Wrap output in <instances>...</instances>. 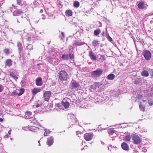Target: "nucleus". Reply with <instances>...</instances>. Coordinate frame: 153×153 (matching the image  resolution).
<instances>
[{
	"label": "nucleus",
	"instance_id": "obj_1",
	"mask_svg": "<svg viewBox=\"0 0 153 153\" xmlns=\"http://www.w3.org/2000/svg\"><path fill=\"white\" fill-rule=\"evenodd\" d=\"M59 77L61 81H66L68 79V74L65 71H61L59 73Z\"/></svg>",
	"mask_w": 153,
	"mask_h": 153
},
{
	"label": "nucleus",
	"instance_id": "obj_2",
	"mask_svg": "<svg viewBox=\"0 0 153 153\" xmlns=\"http://www.w3.org/2000/svg\"><path fill=\"white\" fill-rule=\"evenodd\" d=\"M132 139L133 143L135 144H139L142 142L141 139L136 134H132Z\"/></svg>",
	"mask_w": 153,
	"mask_h": 153
},
{
	"label": "nucleus",
	"instance_id": "obj_3",
	"mask_svg": "<svg viewBox=\"0 0 153 153\" xmlns=\"http://www.w3.org/2000/svg\"><path fill=\"white\" fill-rule=\"evenodd\" d=\"M102 71V70L101 69L98 68L96 70L92 72L91 75L92 76L97 77L101 75Z\"/></svg>",
	"mask_w": 153,
	"mask_h": 153
},
{
	"label": "nucleus",
	"instance_id": "obj_4",
	"mask_svg": "<svg viewBox=\"0 0 153 153\" xmlns=\"http://www.w3.org/2000/svg\"><path fill=\"white\" fill-rule=\"evenodd\" d=\"M43 93V98L44 100L48 101L51 97V92L49 91H44Z\"/></svg>",
	"mask_w": 153,
	"mask_h": 153
},
{
	"label": "nucleus",
	"instance_id": "obj_5",
	"mask_svg": "<svg viewBox=\"0 0 153 153\" xmlns=\"http://www.w3.org/2000/svg\"><path fill=\"white\" fill-rule=\"evenodd\" d=\"M143 55L144 56L145 58L147 60L150 59L152 54L151 53L147 50L145 51L143 53Z\"/></svg>",
	"mask_w": 153,
	"mask_h": 153
},
{
	"label": "nucleus",
	"instance_id": "obj_6",
	"mask_svg": "<svg viewBox=\"0 0 153 153\" xmlns=\"http://www.w3.org/2000/svg\"><path fill=\"white\" fill-rule=\"evenodd\" d=\"M42 88H34L31 90V92L33 95H35L37 93L42 90Z\"/></svg>",
	"mask_w": 153,
	"mask_h": 153
},
{
	"label": "nucleus",
	"instance_id": "obj_7",
	"mask_svg": "<svg viewBox=\"0 0 153 153\" xmlns=\"http://www.w3.org/2000/svg\"><path fill=\"white\" fill-rule=\"evenodd\" d=\"M93 136V134H86L84 135V138L86 140L89 141L92 139Z\"/></svg>",
	"mask_w": 153,
	"mask_h": 153
},
{
	"label": "nucleus",
	"instance_id": "obj_8",
	"mask_svg": "<svg viewBox=\"0 0 153 153\" xmlns=\"http://www.w3.org/2000/svg\"><path fill=\"white\" fill-rule=\"evenodd\" d=\"M67 98H64L62 102V105L65 108H68L70 105V103L67 101Z\"/></svg>",
	"mask_w": 153,
	"mask_h": 153
},
{
	"label": "nucleus",
	"instance_id": "obj_9",
	"mask_svg": "<svg viewBox=\"0 0 153 153\" xmlns=\"http://www.w3.org/2000/svg\"><path fill=\"white\" fill-rule=\"evenodd\" d=\"M89 56L91 59L92 60H96L97 59V56L94 54L93 52L91 51L89 53Z\"/></svg>",
	"mask_w": 153,
	"mask_h": 153
},
{
	"label": "nucleus",
	"instance_id": "obj_10",
	"mask_svg": "<svg viewBox=\"0 0 153 153\" xmlns=\"http://www.w3.org/2000/svg\"><path fill=\"white\" fill-rule=\"evenodd\" d=\"M42 79L41 78L39 77L36 79V84L37 86H40L42 85Z\"/></svg>",
	"mask_w": 153,
	"mask_h": 153
},
{
	"label": "nucleus",
	"instance_id": "obj_11",
	"mask_svg": "<svg viewBox=\"0 0 153 153\" xmlns=\"http://www.w3.org/2000/svg\"><path fill=\"white\" fill-rule=\"evenodd\" d=\"M53 138L52 137H50L47 139V143L49 146H51L53 143Z\"/></svg>",
	"mask_w": 153,
	"mask_h": 153
},
{
	"label": "nucleus",
	"instance_id": "obj_12",
	"mask_svg": "<svg viewBox=\"0 0 153 153\" xmlns=\"http://www.w3.org/2000/svg\"><path fill=\"white\" fill-rule=\"evenodd\" d=\"M23 13V12L20 10H17L14 11L13 13V15L15 16H18Z\"/></svg>",
	"mask_w": 153,
	"mask_h": 153
},
{
	"label": "nucleus",
	"instance_id": "obj_13",
	"mask_svg": "<svg viewBox=\"0 0 153 153\" xmlns=\"http://www.w3.org/2000/svg\"><path fill=\"white\" fill-rule=\"evenodd\" d=\"M144 4V2L143 1L140 2L137 5L138 8L140 9H144L145 8Z\"/></svg>",
	"mask_w": 153,
	"mask_h": 153
},
{
	"label": "nucleus",
	"instance_id": "obj_14",
	"mask_svg": "<svg viewBox=\"0 0 153 153\" xmlns=\"http://www.w3.org/2000/svg\"><path fill=\"white\" fill-rule=\"evenodd\" d=\"M80 86L79 83L76 82H72L71 83V87L72 89L76 88Z\"/></svg>",
	"mask_w": 153,
	"mask_h": 153
},
{
	"label": "nucleus",
	"instance_id": "obj_15",
	"mask_svg": "<svg viewBox=\"0 0 153 153\" xmlns=\"http://www.w3.org/2000/svg\"><path fill=\"white\" fill-rule=\"evenodd\" d=\"M32 113L31 112L27 111L25 113V118L29 119Z\"/></svg>",
	"mask_w": 153,
	"mask_h": 153
},
{
	"label": "nucleus",
	"instance_id": "obj_16",
	"mask_svg": "<svg viewBox=\"0 0 153 153\" xmlns=\"http://www.w3.org/2000/svg\"><path fill=\"white\" fill-rule=\"evenodd\" d=\"M115 75L112 74H109L107 76V79L110 80H113L115 78Z\"/></svg>",
	"mask_w": 153,
	"mask_h": 153
},
{
	"label": "nucleus",
	"instance_id": "obj_17",
	"mask_svg": "<svg viewBox=\"0 0 153 153\" xmlns=\"http://www.w3.org/2000/svg\"><path fill=\"white\" fill-rule=\"evenodd\" d=\"M141 75L144 77H147L149 76L148 72L146 70H144L142 71L141 73Z\"/></svg>",
	"mask_w": 153,
	"mask_h": 153
},
{
	"label": "nucleus",
	"instance_id": "obj_18",
	"mask_svg": "<svg viewBox=\"0 0 153 153\" xmlns=\"http://www.w3.org/2000/svg\"><path fill=\"white\" fill-rule=\"evenodd\" d=\"M66 15L68 16H71L72 15L73 12L71 10H67L66 11Z\"/></svg>",
	"mask_w": 153,
	"mask_h": 153
},
{
	"label": "nucleus",
	"instance_id": "obj_19",
	"mask_svg": "<svg viewBox=\"0 0 153 153\" xmlns=\"http://www.w3.org/2000/svg\"><path fill=\"white\" fill-rule=\"evenodd\" d=\"M19 89H16V90L14 91L11 94V95L12 96L18 95Z\"/></svg>",
	"mask_w": 153,
	"mask_h": 153
},
{
	"label": "nucleus",
	"instance_id": "obj_20",
	"mask_svg": "<svg viewBox=\"0 0 153 153\" xmlns=\"http://www.w3.org/2000/svg\"><path fill=\"white\" fill-rule=\"evenodd\" d=\"M6 63L7 65L10 66L12 65V61L10 59H8L6 60Z\"/></svg>",
	"mask_w": 153,
	"mask_h": 153
},
{
	"label": "nucleus",
	"instance_id": "obj_21",
	"mask_svg": "<svg viewBox=\"0 0 153 153\" xmlns=\"http://www.w3.org/2000/svg\"><path fill=\"white\" fill-rule=\"evenodd\" d=\"M99 44V42L97 40H94L92 42L93 46L95 47L98 45Z\"/></svg>",
	"mask_w": 153,
	"mask_h": 153
},
{
	"label": "nucleus",
	"instance_id": "obj_22",
	"mask_svg": "<svg viewBox=\"0 0 153 153\" xmlns=\"http://www.w3.org/2000/svg\"><path fill=\"white\" fill-rule=\"evenodd\" d=\"M10 76L15 80H16L18 79V77L13 72H11L10 73Z\"/></svg>",
	"mask_w": 153,
	"mask_h": 153
},
{
	"label": "nucleus",
	"instance_id": "obj_23",
	"mask_svg": "<svg viewBox=\"0 0 153 153\" xmlns=\"http://www.w3.org/2000/svg\"><path fill=\"white\" fill-rule=\"evenodd\" d=\"M19 92L18 96H20L23 94L25 91V90L24 88H21L19 90Z\"/></svg>",
	"mask_w": 153,
	"mask_h": 153
},
{
	"label": "nucleus",
	"instance_id": "obj_24",
	"mask_svg": "<svg viewBox=\"0 0 153 153\" xmlns=\"http://www.w3.org/2000/svg\"><path fill=\"white\" fill-rule=\"evenodd\" d=\"M101 32V30L100 29H98L94 31V34L96 36H97Z\"/></svg>",
	"mask_w": 153,
	"mask_h": 153
},
{
	"label": "nucleus",
	"instance_id": "obj_25",
	"mask_svg": "<svg viewBox=\"0 0 153 153\" xmlns=\"http://www.w3.org/2000/svg\"><path fill=\"white\" fill-rule=\"evenodd\" d=\"M106 37L107 39H108V40L110 42H111L113 40L112 38L109 36L108 33V32L106 31Z\"/></svg>",
	"mask_w": 153,
	"mask_h": 153
},
{
	"label": "nucleus",
	"instance_id": "obj_26",
	"mask_svg": "<svg viewBox=\"0 0 153 153\" xmlns=\"http://www.w3.org/2000/svg\"><path fill=\"white\" fill-rule=\"evenodd\" d=\"M139 106L141 110H142L143 111H145V107L144 105L140 103Z\"/></svg>",
	"mask_w": 153,
	"mask_h": 153
},
{
	"label": "nucleus",
	"instance_id": "obj_27",
	"mask_svg": "<svg viewBox=\"0 0 153 153\" xmlns=\"http://www.w3.org/2000/svg\"><path fill=\"white\" fill-rule=\"evenodd\" d=\"M62 59L64 60H67L69 59V56L68 55H63L62 56Z\"/></svg>",
	"mask_w": 153,
	"mask_h": 153
},
{
	"label": "nucleus",
	"instance_id": "obj_28",
	"mask_svg": "<svg viewBox=\"0 0 153 153\" xmlns=\"http://www.w3.org/2000/svg\"><path fill=\"white\" fill-rule=\"evenodd\" d=\"M31 131L33 132L36 131L38 130V128L37 127L35 126H32L31 128Z\"/></svg>",
	"mask_w": 153,
	"mask_h": 153
},
{
	"label": "nucleus",
	"instance_id": "obj_29",
	"mask_svg": "<svg viewBox=\"0 0 153 153\" xmlns=\"http://www.w3.org/2000/svg\"><path fill=\"white\" fill-rule=\"evenodd\" d=\"M18 46L19 48V49L20 51H21L22 49V45L21 44L20 42L18 43Z\"/></svg>",
	"mask_w": 153,
	"mask_h": 153
},
{
	"label": "nucleus",
	"instance_id": "obj_30",
	"mask_svg": "<svg viewBox=\"0 0 153 153\" xmlns=\"http://www.w3.org/2000/svg\"><path fill=\"white\" fill-rule=\"evenodd\" d=\"M125 138L127 141H129L131 138V137L129 134L126 135L125 136Z\"/></svg>",
	"mask_w": 153,
	"mask_h": 153
},
{
	"label": "nucleus",
	"instance_id": "obj_31",
	"mask_svg": "<svg viewBox=\"0 0 153 153\" xmlns=\"http://www.w3.org/2000/svg\"><path fill=\"white\" fill-rule=\"evenodd\" d=\"M97 57L99 58V59L104 60L105 59V56H102L100 54H98L97 55Z\"/></svg>",
	"mask_w": 153,
	"mask_h": 153
},
{
	"label": "nucleus",
	"instance_id": "obj_32",
	"mask_svg": "<svg viewBox=\"0 0 153 153\" xmlns=\"http://www.w3.org/2000/svg\"><path fill=\"white\" fill-rule=\"evenodd\" d=\"M79 3L78 1H76L74 4V6L75 7H78L79 6Z\"/></svg>",
	"mask_w": 153,
	"mask_h": 153
},
{
	"label": "nucleus",
	"instance_id": "obj_33",
	"mask_svg": "<svg viewBox=\"0 0 153 153\" xmlns=\"http://www.w3.org/2000/svg\"><path fill=\"white\" fill-rule=\"evenodd\" d=\"M45 132L44 133V136H47L48 134H49L51 132L50 131H49V130H47V129H45Z\"/></svg>",
	"mask_w": 153,
	"mask_h": 153
},
{
	"label": "nucleus",
	"instance_id": "obj_34",
	"mask_svg": "<svg viewBox=\"0 0 153 153\" xmlns=\"http://www.w3.org/2000/svg\"><path fill=\"white\" fill-rule=\"evenodd\" d=\"M4 51L5 54H8L9 53V50L8 48H5L4 50Z\"/></svg>",
	"mask_w": 153,
	"mask_h": 153
},
{
	"label": "nucleus",
	"instance_id": "obj_35",
	"mask_svg": "<svg viewBox=\"0 0 153 153\" xmlns=\"http://www.w3.org/2000/svg\"><path fill=\"white\" fill-rule=\"evenodd\" d=\"M129 149V147L128 144L125 143V150L128 151Z\"/></svg>",
	"mask_w": 153,
	"mask_h": 153
},
{
	"label": "nucleus",
	"instance_id": "obj_36",
	"mask_svg": "<svg viewBox=\"0 0 153 153\" xmlns=\"http://www.w3.org/2000/svg\"><path fill=\"white\" fill-rule=\"evenodd\" d=\"M115 131L113 129H111L110 130V131L109 132V134L110 135H111L114 133Z\"/></svg>",
	"mask_w": 153,
	"mask_h": 153
},
{
	"label": "nucleus",
	"instance_id": "obj_37",
	"mask_svg": "<svg viewBox=\"0 0 153 153\" xmlns=\"http://www.w3.org/2000/svg\"><path fill=\"white\" fill-rule=\"evenodd\" d=\"M82 45V43H79V42H75L74 44V45H78V46H79V45Z\"/></svg>",
	"mask_w": 153,
	"mask_h": 153
},
{
	"label": "nucleus",
	"instance_id": "obj_38",
	"mask_svg": "<svg viewBox=\"0 0 153 153\" xmlns=\"http://www.w3.org/2000/svg\"><path fill=\"white\" fill-rule=\"evenodd\" d=\"M17 4L20 5L21 4L22 0H16Z\"/></svg>",
	"mask_w": 153,
	"mask_h": 153
},
{
	"label": "nucleus",
	"instance_id": "obj_39",
	"mask_svg": "<svg viewBox=\"0 0 153 153\" xmlns=\"http://www.w3.org/2000/svg\"><path fill=\"white\" fill-rule=\"evenodd\" d=\"M4 87L3 85L0 84V92H1L4 90Z\"/></svg>",
	"mask_w": 153,
	"mask_h": 153
},
{
	"label": "nucleus",
	"instance_id": "obj_40",
	"mask_svg": "<svg viewBox=\"0 0 153 153\" xmlns=\"http://www.w3.org/2000/svg\"><path fill=\"white\" fill-rule=\"evenodd\" d=\"M95 84L96 86H97L101 85H102V84H101L100 82H98L95 83Z\"/></svg>",
	"mask_w": 153,
	"mask_h": 153
},
{
	"label": "nucleus",
	"instance_id": "obj_41",
	"mask_svg": "<svg viewBox=\"0 0 153 153\" xmlns=\"http://www.w3.org/2000/svg\"><path fill=\"white\" fill-rule=\"evenodd\" d=\"M69 56L71 59H72L74 58V55L72 54H70L69 55Z\"/></svg>",
	"mask_w": 153,
	"mask_h": 153
},
{
	"label": "nucleus",
	"instance_id": "obj_42",
	"mask_svg": "<svg viewBox=\"0 0 153 153\" xmlns=\"http://www.w3.org/2000/svg\"><path fill=\"white\" fill-rule=\"evenodd\" d=\"M121 147L124 150V142H123L121 144Z\"/></svg>",
	"mask_w": 153,
	"mask_h": 153
},
{
	"label": "nucleus",
	"instance_id": "obj_43",
	"mask_svg": "<svg viewBox=\"0 0 153 153\" xmlns=\"http://www.w3.org/2000/svg\"><path fill=\"white\" fill-rule=\"evenodd\" d=\"M55 105L56 106L58 107H59L61 106L60 104L59 103L56 104Z\"/></svg>",
	"mask_w": 153,
	"mask_h": 153
},
{
	"label": "nucleus",
	"instance_id": "obj_44",
	"mask_svg": "<svg viewBox=\"0 0 153 153\" xmlns=\"http://www.w3.org/2000/svg\"><path fill=\"white\" fill-rule=\"evenodd\" d=\"M149 105L150 106L152 105H153V102H149Z\"/></svg>",
	"mask_w": 153,
	"mask_h": 153
},
{
	"label": "nucleus",
	"instance_id": "obj_45",
	"mask_svg": "<svg viewBox=\"0 0 153 153\" xmlns=\"http://www.w3.org/2000/svg\"><path fill=\"white\" fill-rule=\"evenodd\" d=\"M11 129L9 130V131H8V133L9 134V135H10L11 134Z\"/></svg>",
	"mask_w": 153,
	"mask_h": 153
},
{
	"label": "nucleus",
	"instance_id": "obj_46",
	"mask_svg": "<svg viewBox=\"0 0 153 153\" xmlns=\"http://www.w3.org/2000/svg\"><path fill=\"white\" fill-rule=\"evenodd\" d=\"M3 1H1L0 2H2V3H0V7H1L3 4V3L4 2H2Z\"/></svg>",
	"mask_w": 153,
	"mask_h": 153
},
{
	"label": "nucleus",
	"instance_id": "obj_47",
	"mask_svg": "<svg viewBox=\"0 0 153 153\" xmlns=\"http://www.w3.org/2000/svg\"><path fill=\"white\" fill-rule=\"evenodd\" d=\"M150 75H151L152 77L153 76V71H152V73L150 74Z\"/></svg>",
	"mask_w": 153,
	"mask_h": 153
},
{
	"label": "nucleus",
	"instance_id": "obj_48",
	"mask_svg": "<svg viewBox=\"0 0 153 153\" xmlns=\"http://www.w3.org/2000/svg\"><path fill=\"white\" fill-rule=\"evenodd\" d=\"M28 47H30L31 48V49H33L32 48V45H28Z\"/></svg>",
	"mask_w": 153,
	"mask_h": 153
},
{
	"label": "nucleus",
	"instance_id": "obj_49",
	"mask_svg": "<svg viewBox=\"0 0 153 153\" xmlns=\"http://www.w3.org/2000/svg\"><path fill=\"white\" fill-rule=\"evenodd\" d=\"M62 36H63V37H64V36H65V34H64V33L63 32H62Z\"/></svg>",
	"mask_w": 153,
	"mask_h": 153
},
{
	"label": "nucleus",
	"instance_id": "obj_50",
	"mask_svg": "<svg viewBox=\"0 0 153 153\" xmlns=\"http://www.w3.org/2000/svg\"><path fill=\"white\" fill-rule=\"evenodd\" d=\"M40 106V105H39V104H37V105H36V108H38V107H39V106Z\"/></svg>",
	"mask_w": 153,
	"mask_h": 153
},
{
	"label": "nucleus",
	"instance_id": "obj_51",
	"mask_svg": "<svg viewBox=\"0 0 153 153\" xmlns=\"http://www.w3.org/2000/svg\"><path fill=\"white\" fill-rule=\"evenodd\" d=\"M5 137H8V135L7 134L5 135Z\"/></svg>",
	"mask_w": 153,
	"mask_h": 153
},
{
	"label": "nucleus",
	"instance_id": "obj_52",
	"mask_svg": "<svg viewBox=\"0 0 153 153\" xmlns=\"http://www.w3.org/2000/svg\"><path fill=\"white\" fill-rule=\"evenodd\" d=\"M3 121V120L2 118H0V122H2Z\"/></svg>",
	"mask_w": 153,
	"mask_h": 153
},
{
	"label": "nucleus",
	"instance_id": "obj_53",
	"mask_svg": "<svg viewBox=\"0 0 153 153\" xmlns=\"http://www.w3.org/2000/svg\"><path fill=\"white\" fill-rule=\"evenodd\" d=\"M80 133V132H79V131H77L76 132V134L78 135V133Z\"/></svg>",
	"mask_w": 153,
	"mask_h": 153
},
{
	"label": "nucleus",
	"instance_id": "obj_54",
	"mask_svg": "<svg viewBox=\"0 0 153 153\" xmlns=\"http://www.w3.org/2000/svg\"><path fill=\"white\" fill-rule=\"evenodd\" d=\"M42 11H43V10H40V12H42Z\"/></svg>",
	"mask_w": 153,
	"mask_h": 153
},
{
	"label": "nucleus",
	"instance_id": "obj_55",
	"mask_svg": "<svg viewBox=\"0 0 153 153\" xmlns=\"http://www.w3.org/2000/svg\"><path fill=\"white\" fill-rule=\"evenodd\" d=\"M39 142H40V141H38V143H39V145L40 146V144Z\"/></svg>",
	"mask_w": 153,
	"mask_h": 153
},
{
	"label": "nucleus",
	"instance_id": "obj_56",
	"mask_svg": "<svg viewBox=\"0 0 153 153\" xmlns=\"http://www.w3.org/2000/svg\"><path fill=\"white\" fill-rule=\"evenodd\" d=\"M12 6L13 7H15V6H14V5H13H13H12Z\"/></svg>",
	"mask_w": 153,
	"mask_h": 153
},
{
	"label": "nucleus",
	"instance_id": "obj_57",
	"mask_svg": "<svg viewBox=\"0 0 153 153\" xmlns=\"http://www.w3.org/2000/svg\"><path fill=\"white\" fill-rule=\"evenodd\" d=\"M102 144H103V142H102Z\"/></svg>",
	"mask_w": 153,
	"mask_h": 153
}]
</instances>
